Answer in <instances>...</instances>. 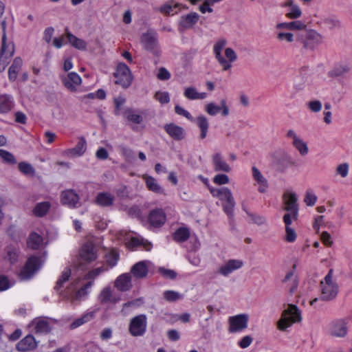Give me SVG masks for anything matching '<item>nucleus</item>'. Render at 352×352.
<instances>
[{"instance_id": "2f4dec72", "label": "nucleus", "mask_w": 352, "mask_h": 352, "mask_svg": "<svg viewBox=\"0 0 352 352\" xmlns=\"http://www.w3.org/2000/svg\"><path fill=\"white\" fill-rule=\"evenodd\" d=\"M36 342L32 335H28L16 344V349L19 351L25 352L34 349L36 347Z\"/></svg>"}, {"instance_id": "2eb2a0df", "label": "nucleus", "mask_w": 352, "mask_h": 352, "mask_svg": "<svg viewBox=\"0 0 352 352\" xmlns=\"http://www.w3.org/2000/svg\"><path fill=\"white\" fill-rule=\"evenodd\" d=\"M166 221V215L162 208H155L151 210L148 215L149 225L155 228H161Z\"/></svg>"}, {"instance_id": "20e7f679", "label": "nucleus", "mask_w": 352, "mask_h": 352, "mask_svg": "<svg viewBox=\"0 0 352 352\" xmlns=\"http://www.w3.org/2000/svg\"><path fill=\"white\" fill-rule=\"evenodd\" d=\"M45 261V258L39 256H30L23 267L21 269L19 276L21 280H29L33 277L35 273L38 271Z\"/></svg>"}, {"instance_id": "4be33fe9", "label": "nucleus", "mask_w": 352, "mask_h": 352, "mask_svg": "<svg viewBox=\"0 0 352 352\" xmlns=\"http://www.w3.org/2000/svg\"><path fill=\"white\" fill-rule=\"evenodd\" d=\"M80 257L82 262L87 263L95 261L98 257L95 245L91 243H85L80 250Z\"/></svg>"}, {"instance_id": "f03ea898", "label": "nucleus", "mask_w": 352, "mask_h": 352, "mask_svg": "<svg viewBox=\"0 0 352 352\" xmlns=\"http://www.w3.org/2000/svg\"><path fill=\"white\" fill-rule=\"evenodd\" d=\"M301 312L296 305L289 304L282 312L276 325L278 330L284 331L294 323L301 320Z\"/></svg>"}, {"instance_id": "e433bc0d", "label": "nucleus", "mask_w": 352, "mask_h": 352, "mask_svg": "<svg viewBox=\"0 0 352 352\" xmlns=\"http://www.w3.org/2000/svg\"><path fill=\"white\" fill-rule=\"evenodd\" d=\"M199 16L197 12H190L181 17L179 25L184 29H189L195 25Z\"/></svg>"}, {"instance_id": "393cba45", "label": "nucleus", "mask_w": 352, "mask_h": 352, "mask_svg": "<svg viewBox=\"0 0 352 352\" xmlns=\"http://www.w3.org/2000/svg\"><path fill=\"white\" fill-rule=\"evenodd\" d=\"M282 282L291 295L296 292L298 286V280L294 270L287 272Z\"/></svg>"}, {"instance_id": "ddd939ff", "label": "nucleus", "mask_w": 352, "mask_h": 352, "mask_svg": "<svg viewBox=\"0 0 352 352\" xmlns=\"http://www.w3.org/2000/svg\"><path fill=\"white\" fill-rule=\"evenodd\" d=\"M60 80L65 88L71 92H76L82 83L81 77L74 72L61 75Z\"/></svg>"}, {"instance_id": "bb28decb", "label": "nucleus", "mask_w": 352, "mask_h": 352, "mask_svg": "<svg viewBox=\"0 0 352 352\" xmlns=\"http://www.w3.org/2000/svg\"><path fill=\"white\" fill-rule=\"evenodd\" d=\"M252 177L255 181L254 185L258 186V192L261 193L266 192L269 187L267 180L256 166H252Z\"/></svg>"}, {"instance_id": "a19ab883", "label": "nucleus", "mask_w": 352, "mask_h": 352, "mask_svg": "<svg viewBox=\"0 0 352 352\" xmlns=\"http://www.w3.org/2000/svg\"><path fill=\"white\" fill-rule=\"evenodd\" d=\"M184 96L186 98L191 100H204L207 98L206 92H199L194 87H187L184 89Z\"/></svg>"}, {"instance_id": "49530a36", "label": "nucleus", "mask_w": 352, "mask_h": 352, "mask_svg": "<svg viewBox=\"0 0 352 352\" xmlns=\"http://www.w3.org/2000/svg\"><path fill=\"white\" fill-rule=\"evenodd\" d=\"M43 237L36 232H32L28 239V247L32 250L39 249L43 244Z\"/></svg>"}, {"instance_id": "0e129e2a", "label": "nucleus", "mask_w": 352, "mask_h": 352, "mask_svg": "<svg viewBox=\"0 0 352 352\" xmlns=\"http://www.w3.org/2000/svg\"><path fill=\"white\" fill-rule=\"evenodd\" d=\"M212 182L214 184L221 186L228 184L230 179L229 177L226 174H218L213 177Z\"/></svg>"}, {"instance_id": "052dcab7", "label": "nucleus", "mask_w": 352, "mask_h": 352, "mask_svg": "<svg viewBox=\"0 0 352 352\" xmlns=\"http://www.w3.org/2000/svg\"><path fill=\"white\" fill-rule=\"evenodd\" d=\"M349 171V166L347 163L339 164L336 169V175H340L342 178L347 177Z\"/></svg>"}, {"instance_id": "774afa93", "label": "nucleus", "mask_w": 352, "mask_h": 352, "mask_svg": "<svg viewBox=\"0 0 352 352\" xmlns=\"http://www.w3.org/2000/svg\"><path fill=\"white\" fill-rule=\"evenodd\" d=\"M317 201L316 195L312 192L307 190L305 194L304 201L308 206H313Z\"/></svg>"}, {"instance_id": "79ce46f5", "label": "nucleus", "mask_w": 352, "mask_h": 352, "mask_svg": "<svg viewBox=\"0 0 352 352\" xmlns=\"http://www.w3.org/2000/svg\"><path fill=\"white\" fill-rule=\"evenodd\" d=\"M23 65V60L20 57H16L11 66L8 69V78L11 81H14L17 78L18 74Z\"/></svg>"}, {"instance_id": "f257e3e1", "label": "nucleus", "mask_w": 352, "mask_h": 352, "mask_svg": "<svg viewBox=\"0 0 352 352\" xmlns=\"http://www.w3.org/2000/svg\"><path fill=\"white\" fill-rule=\"evenodd\" d=\"M209 190L212 197L223 201V211L230 219L234 216V210L236 205L232 191L227 187L214 188L209 187Z\"/></svg>"}, {"instance_id": "4c0bfd02", "label": "nucleus", "mask_w": 352, "mask_h": 352, "mask_svg": "<svg viewBox=\"0 0 352 352\" xmlns=\"http://www.w3.org/2000/svg\"><path fill=\"white\" fill-rule=\"evenodd\" d=\"M146 261H142L135 263L131 270V273L136 278H142L148 274Z\"/></svg>"}, {"instance_id": "473e14b6", "label": "nucleus", "mask_w": 352, "mask_h": 352, "mask_svg": "<svg viewBox=\"0 0 352 352\" xmlns=\"http://www.w3.org/2000/svg\"><path fill=\"white\" fill-rule=\"evenodd\" d=\"M115 201V196L109 192L98 193L95 198V203L101 207L111 206Z\"/></svg>"}, {"instance_id": "8fccbe9b", "label": "nucleus", "mask_w": 352, "mask_h": 352, "mask_svg": "<svg viewBox=\"0 0 352 352\" xmlns=\"http://www.w3.org/2000/svg\"><path fill=\"white\" fill-rule=\"evenodd\" d=\"M106 262L109 265L110 267H113L117 265V263L119 259V254L116 250H112L109 252H108L106 256Z\"/></svg>"}, {"instance_id": "680f3d73", "label": "nucleus", "mask_w": 352, "mask_h": 352, "mask_svg": "<svg viewBox=\"0 0 352 352\" xmlns=\"http://www.w3.org/2000/svg\"><path fill=\"white\" fill-rule=\"evenodd\" d=\"M307 108L314 113H318L322 108V102L318 100H314L307 103Z\"/></svg>"}, {"instance_id": "7c9ffc66", "label": "nucleus", "mask_w": 352, "mask_h": 352, "mask_svg": "<svg viewBox=\"0 0 352 352\" xmlns=\"http://www.w3.org/2000/svg\"><path fill=\"white\" fill-rule=\"evenodd\" d=\"M98 310V308L88 309L81 317L74 320V322L70 324V328L74 329L89 322L94 319Z\"/></svg>"}, {"instance_id": "0eeeda50", "label": "nucleus", "mask_w": 352, "mask_h": 352, "mask_svg": "<svg viewBox=\"0 0 352 352\" xmlns=\"http://www.w3.org/2000/svg\"><path fill=\"white\" fill-rule=\"evenodd\" d=\"M348 329V322L344 319L333 320L327 325V333L333 338H342L346 337Z\"/></svg>"}, {"instance_id": "412c9836", "label": "nucleus", "mask_w": 352, "mask_h": 352, "mask_svg": "<svg viewBox=\"0 0 352 352\" xmlns=\"http://www.w3.org/2000/svg\"><path fill=\"white\" fill-rule=\"evenodd\" d=\"M286 137L292 139V144L301 155H306L308 153L309 148L306 142H305L293 129L287 131Z\"/></svg>"}, {"instance_id": "6e6552de", "label": "nucleus", "mask_w": 352, "mask_h": 352, "mask_svg": "<svg viewBox=\"0 0 352 352\" xmlns=\"http://www.w3.org/2000/svg\"><path fill=\"white\" fill-rule=\"evenodd\" d=\"M75 284L74 281L71 283V289L67 294V296L64 298L69 300L72 304H75L76 301L84 300L87 298L94 285V280L89 281L74 293Z\"/></svg>"}, {"instance_id": "6e6d98bb", "label": "nucleus", "mask_w": 352, "mask_h": 352, "mask_svg": "<svg viewBox=\"0 0 352 352\" xmlns=\"http://www.w3.org/2000/svg\"><path fill=\"white\" fill-rule=\"evenodd\" d=\"M19 170L25 175H32L35 170L33 166L28 162H22L18 164Z\"/></svg>"}, {"instance_id": "bf43d9fd", "label": "nucleus", "mask_w": 352, "mask_h": 352, "mask_svg": "<svg viewBox=\"0 0 352 352\" xmlns=\"http://www.w3.org/2000/svg\"><path fill=\"white\" fill-rule=\"evenodd\" d=\"M179 4H175V6H171L170 4H165L162 6L160 10L162 13L167 15H174L177 12L176 10L179 7Z\"/></svg>"}, {"instance_id": "3c124183", "label": "nucleus", "mask_w": 352, "mask_h": 352, "mask_svg": "<svg viewBox=\"0 0 352 352\" xmlns=\"http://www.w3.org/2000/svg\"><path fill=\"white\" fill-rule=\"evenodd\" d=\"M124 115L129 121L135 124H140L143 120L142 117L140 115L135 113L131 109H126L124 112Z\"/></svg>"}, {"instance_id": "c756f323", "label": "nucleus", "mask_w": 352, "mask_h": 352, "mask_svg": "<svg viewBox=\"0 0 352 352\" xmlns=\"http://www.w3.org/2000/svg\"><path fill=\"white\" fill-rule=\"evenodd\" d=\"M114 286L120 292L129 291L132 287L131 275L127 273L120 275L115 280Z\"/></svg>"}, {"instance_id": "c03bdc74", "label": "nucleus", "mask_w": 352, "mask_h": 352, "mask_svg": "<svg viewBox=\"0 0 352 352\" xmlns=\"http://www.w3.org/2000/svg\"><path fill=\"white\" fill-rule=\"evenodd\" d=\"M65 35L69 43L75 48L79 50H85L87 48V43L74 34H72L68 30H66Z\"/></svg>"}, {"instance_id": "a211bd4d", "label": "nucleus", "mask_w": 352, "mask_h": 352, "mask_svg": "<svg viewBox=\"0 0 352 352\" xmlns=\"http://www.w3.org/2000/svg\"><path fill=\"white\" fill-rule=\"evenodd\" d=\"M98 300L102 305L116 304L120 300V297L113 292L110 286H106L98 294Z\"/></svg>"}, {"instance_id": "4468645a", "label": "nucleus", "mask_w": 352, "mask_h": 352, "mask_svg": "<svg viewBox=\"0 0 352 352\" xmlns=\"http://www.w3.org/2000/svg\"><path fill=\"white\" fill-rule=\"evenodd\" d=\"M243 266V262L240 259H229L221 264L217 269V273L227 277L234 271L241 269Z\"/></svg>"}, {"instance_id": "dca6fc26", "label": "nucleus", "mask_w": 352, "mask_h": 352, "mask_svg": "<svg viewBox=\"0 0 352 352\" xmlns=\"http://www.w3.org/2000/svg\"><path fill=\"white\" fill-rule=\"evenodd\" d=\"M71 269L69 267H65L61 272L60 275L58 278L56 285L54 287V290L59 293V294L64 298L67 296V294L71 289V286L67 288V290H63L65 285L68 283L71 276Z\"/></svg>"}, {"instance_id": "7ed1b4c3", "label": "nucleus", "mask_w": 352, "mask_h": 352, "mask_svg": "<svg viewBox=\"0 0 352 352\" xmlns=\"http://www.w3.org/2000/svg\"><path fill=\"white\" fill-rule=\"evenodd\" d=\"M333 270H330L323 280L320 282L321 296L323 300H331L338 295L339 287L333 280Z\"/></svg>"}, {"instance_id": "f3484780", "label": "nucleus", "mask_w": 352, "mask_h": 352, "mask_svg": "<svg viewBox=\"0 0 352 352\" xmlns=\"http://www.w3.org/2000/svg\"><path fill=\"white\" fill-rule=\"evenodd\" d=\"M142 42L147 50L154 54H158L160 53V47L157 34L155 32H148L144 34L142 36Z\"/></svg>"}, {"instance_id": "58836bf2", "label": "nucleus", "mask_w": 352, "mask_h": 352, "mask_svg": "<svg viewBox=\"0 0 352 352\" xmlns=\"http://www.w3.org/2000/svg\"><path fill=\"white\" fill-rule=\"evenodd\" d=\"M306 25L301 21L278 23L276 25V30H302Z\"/></svg>"}, {"instance_id": "338daca9", "label": "nucleus", "mask_w": 352, "mask_h": 352, "mask_svg": "<svg viewBox=\"0 0 352 352\" xmlns=\"http://www.w3.org/2000/svg\"><path fill=\"white\" fill-rule=\"evenodd\" d=\"M155 98L162 104H167L170 101L169 94L166 91H157L155 95Z\"/></svg>"}, {"instance_id": "c85d7f7f", "label": "nucleus", "mask_w": 352, "mask_h": 352, "mask_svg": "<svg viewBox=\"0 0 352 352\" xmlns=\"http://www.w3.org/2000/svg\"><path fill=\"white\" fill-rule=\"evenodd\" d=\"M164 129L168 135L175 140H182L185 137V130L174 123L166 124Z\"/></svg>"}, {"instance_id": "f8f14e48", "label": "nucleus", "mask_w": 352, "mask_h": 352, "mask_svg": "<svg viewBox=\"0 0 352 352\" xmlns=\"http://www.w3.org/2000/svg\"><path fill=\"white\" fill-rule=\"evenodd\" d=\"M147 327V318L144 314H140L133 318L129 323V330L133 336H142Z\"/></svg>"}, {"instance_id": "423d86ee", "label": "nucleus", "mask_w": 352, "mask_h": 352, "mask_svg": "<svg viewBox=\"0 0 352 352\" xmlns=\"http://www.w3.org/2000/svg\"><path fill=\"white\" fill-rule=\"evenodd\" d=\"M15 48L12 41H7V35L2 34L0 49V72H3L14 54Z\"/></svg>"}, {"instance_id": "ea45409f", "label": "nucleus", "mask_w": 352, "mask_h": 352, "mask_svg": "<svg viewBox=\"0 0 352 352\" xmlns=\"http://www.w3.org/2000/svg\"><path fill=\"white\" fill-rule=\"evenodd\" d=\"M350 67L346 63H338L333 65L332 69L329 71L328 76L332 78L343 76L348 73Z\"/></svg>"}, {"instance_id": "9b49d317", "label": "nucleus", "mask_w": 352, "mask_h": 352, "mask_svg": "<svg viewBox=\"0 0 352 352\" xmlns=\"http://www.w3.org/2000/svg\"><path fill=\"white\" fill-rule=\"evenodd\" d=\"M114 76L116 78V83L124 88L129 87L133 80L129 67L124 63H119L117 66Z\"/></svg>"}, {"instance_id": "b1692460", "label": "nucleus", "mask_w": 352, "mask_h": 352, "mask_svg": "<svg viewBox=\"0 0 352 352\" xmlns=\"http://www.w3.org/2000/svg\"><path fill=\"white\" fill-rule=\"evenodd\" d=\"M225 56H223V60L220 58L217 60V62L222 67L223 71H227L230 69L232 66V63L237 60V54L235 51L231 47H227L225 50Z\"/></svg>"}, {"instance_id": "37998d69", "label": "nucleus", "mask_w": 352, "mask_h": 352, "mask_svg": "<svg viewBox=\"0 0 352 352\" xmlns=\"http://www.w3.org/2000/svg\"><path fill=\"white\" fill-rule=\"evenodd\" d=\"M14 99L10 95L0 96V113H6L12 110L14 107Z\"/></svg>"}, {"instance_id": "69168bd1", "label": "nucleus", "mask_w": 352, "mask_h": 352, "mask_svg": "<svg viewBox=\"0 0 352 352\" xmlns=\"http://www.w3.org/2000/svg\"><path fill=\"white\" fill-rule=\"evenodd\" d=\"M323 23L329 29H333L340 25V21L334 16H329L324 19Z\"/></svg>"}, {"instance_id": "603ef678", "label": "nucleus", "mask_w": 352, "mask_h": 352, "mask_svg": "<svg viewBox=\"0 0 352 352\" xmlns=\"http://www.w3.org/2000/svg\"><path fill=\"white\" fill-rule=\"evenodd\" d=\"M0 157L6 164L13 165L16 163V160L14 155L6 150L0 149Z\"/></svg>"}, {"instance_id": "e2e57ef3", "label": "nucleus", "mask_w": 352, "mask_h": 352, "mask_svg": "<svg viewBox=\"0 0 352 352\" xmlns=\"http://www.w3.org/2000/svg\"><path fill=\"white\" fill-rule=\"evenodd\" d=\"M19 250L15 247H8L7 248V257L10 263H14L17 261Z\"/></svg>"}, {"instance_id": "13d9d810", "label": "nucleus", "mask_w": 352, "mask_h": 352, "mask_svg": "<svg viewBox=\"0 0 352 352\" xmlns=\"http://www.w3.org/2000/svg\"><path fill=\"white\" fill-rule=\"evenodd\" d=\"M164 298L169 302H174L183 298V296L177 292L167 290L164 292Z\"/></svg>"}, {"instance_id": "f704fd0d", "label": "nucleus", "mask_w": 352, "mask_h": 352, "mask_svg": "<svg viewBox=\"0 0 352 352\" xmlns=\"http://www.w3.org/2000/svg\"><path fill=\"white\" fill-rule=\"evenodd\" d=\"M294 221H295L294 219L289 218V215L283 216V222L285 226V240L288 243L294 242L297 237L295 230L291 227V224Z\"/></svg>"}, {"instance_id": "864d4df0", "label": "nucleus", "mask_w": 352, "mask_h": 352, "mask_svg": "<svg viewBox=\"0 0 352 352\" xmlns=\"http://www.w3.org/2000/svg\"><path fill=\"white\" fill-rule=\"evenodd\" d=\"M276 38L280 42L291 43L294 41V35L292 32H278L276 33Z\"/></svg>"}, {"instance_id": "1a4fd4ad", "label": "nucleus", "mask_w": 352, "mask_h": 352, "mask_svg": "<svg viewBox=\"0 0 352 352\" xmlns=\"http://www.w3.org/2000/svg\"><path fill=\"white\" fill-rule=\"evenodd\" d=\"M228 332L230 333H241L248 328L249 316L240 314L228 318Z\"/></svg>"}, {"instance_id": "de8ad7c7", "label": "nucleus", "mask_w": 352, "mask_h": 352, "mask_svg": "<svg viewBox=\"0 0 352 352\" xmlns=\"http://www.w3.org/2000/svg\"><path fill=\"white\" fill-rule=\"evenodd\" d=\"M190 236V230L185 227L177 229L173 234V239L177 243L186 241Z\"/></svg>"}, {"instance_id": "6ab92c4d", "label": "nucleus", "mask_w": 352, "mask_h": 352, "mask_svg": "<svg viewBox=\"0 0 352 352\" xmlns=\"http://www.w3.org/2000/svg\"><path fill=\"white\" fill-rule=\"evenodd\" d=\"M206 112L211 116H216L219 111L224 117L228 116L230 113V109L225 99H222L220 102V106L217 105L214 102H209L205 106Z\"/></svg>"}, {"instance_id": "5fc2aeb1", "label": "nucleus", "mask_w": 352, "mask_h": 352, "mask_svg": "<svg viewBox=\"0 0 352 352\" xmlns=\"http://www.w3.org/2000/svg\"><path fill=\"white\" fill-rule=\"evenodd\" d=\"M302 11L298 5H296L288 9L285 16L290 19H296L301 16Z\"/></svg>"}, {"instance_id": "cd10ccee", "label": "nucleus", "mask_w": 352, "mask_h": 352, "mask_svg": "<svg viewBox=\"0 0 352 352\" xmlns=\"http://www.w3.org/2000/svg\"><path fill=\"white\" fill-rule=\"evenodd\" d=\"M143 179L147 189L160 195H166L165 189L158 183L157 179L150 175H144Z\"/></svg>"}, {"instance_id": "72a5a7b5", "label": "nucleus", "mask_w": 352, "mask_h": 352, "mask_svg": "<svg viewBox=\"0 0 352 352\" xmlns=\"http://www.w3.org/2000/svg\"><path fill=\"white\" fill-rule=\"evenodd\" d=\"M32 327L37 334H46L51 330L49 322L45 318H36L32 322Z\"/></svg>"}, {"instance_id": "39448f33", "label": "nucleus", "mask_w": 352, "mask_h": 352, "mask_svg": "<svg viewBox=\"0 0 352 352\" xmlns=\"http://www.w3.org/2000/svg\"><path fill=\"white\" fill-rule=\"evenodd\" d=\"M323 41V36L320 33L310 29L305 32V35L300 39V43L305 50L314 51L322 44Z\"/></svg>"}, {"instance_id": "09e8293b", "label": "nucleus", "mask_w": 352, "mask_h": 352, "mask_svg": "<svg viewBox=\"0 0 352 352\" xmlns=\"http://www.w3.org/2000/svg\"><path fill=\"white\" fill-rule=\"evenodd\" d=\"M227 44V40L225 38L218 39L213 45L212 51L214 56L217 60L220 58L223 60L222 50Z\"/></svg>"}, {"instance_id": "a18cd8bd", "label": "nucleus", "mask_w": 352, "mask_h": 352, "mask_svg": "<svg viewBox=\"0 0 352 352\" xmlns=\"http://www.w3.org/2000/svg\"><path fill=\"white\" fill-rule=\"evenodd\" d=\"M51 208L50 201L37 203L32 210L33 214L36 217H43L47 214Z\"/></svg>"}, {"instance_id": "aec40b11", "label": "nucleus", "mask_w": 352, "mask_h": 352, "mask_svg": "<svg viewBox=\"0 0 352 352\" xmlns=\"http://www.w3.org/2000/svg\"><path fill=\"white\" fill-rule=\"evenodd\" d=\"M212 164L214 171L230 173L232 170L230 165L226 162L221 153H215L212 155Z\"/></svg>"}, {"instance_id": "5701e85b", "label": "nucleus", "mask_w": 352, "mask_h": 352, "mask_svg": "<svg viewBox=\"0 0 352 352\" xmlns=\"http://www.w3.org/2000/svg\"><path fill=\"white\" fill-rule=\"evenodd\" d=\"M80 198L73 190H66L61 193V203L71 208L78 207Z\"/></svg>"}, {"instance_id": "a878e982", "label": "nucleus", "mask_w": 352, "mask_h": 352, "mask_svg": "<svg viewBox=\"0 0 352 352\" xmlns=\"http://www.w3.org/2000/svg\"><path fill=\"white\" fill-rule=\"evenodd\" d=\"M87 149V142L85 138L81 137L75 147L72 148H68L63 152V155L69 157H79L82 155Z\"/></svg>"}, {"instance_id": "c9c22d12", "label": "nucleus", "mask_w": 352, "mask_h": 352, "mask_svg": "<svg viewBox=\"0 0 352 352\" xmlns=\"http://www.w3.org/2000/svg\"><path fill=\"white\" fill-rule=\"evenodd\" d=\"M192 122L196 124L200 130L199 138L201 140L205 139L207 137L209 129V122L208 118L204 115H200L195 119L193 118Z\"/></svg>"}, {"instance_id": "9d476101", "label": "nucleus", "mask_w": 352, "mask_h": 352, "mask_svg": "<svg viewBox=\"0 0 352 352\" xmlns=\"http://www.w3.org/2000/svg\"><path fill=\"white\" fill-rule=\"evenodd\" d=\"M297 200V196L295 192L287 190L284 193V210L287 211L285 215H289V218L294 219V220H297L298 217Z\"/></svg>"}, {"instance_id": "4d7b16f0", "label": "nucleus", "mask_w": 352, "mask_h": 352, "mask_svg": "<svg viewBox=\"0 0 352 352\" xmlns=\"http://www.w3.org/2000/svg\"><path fill=\"white\" fill-rule=\"evenodd\" d=\"M108 269L104 266H101L97 268H95L91 271H89L85 276V279H95L98 276H100L102 273L107 271Z\"/></svg>"}]
</instances>
